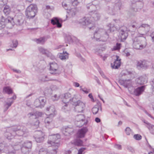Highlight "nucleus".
Segmentation results:
<instances>
[{"instance_id":"nucleus-60","label":"nucleus","mask_w":154,"mask_h":154,"mask_svg":"<svg viewBox=\"0 0 154 154\" xmlns=\"http://www.w3.org/2000/svg\"><path fill=\"white\" fill-rule=\"evenodd\" d=\"M151 85L152 86L151 88L152 89L153 93L154 94V82L153 81H152L151 82Z\"/></svg>"},{"instance_id":"nucleus-61","label":"nucleus","mask_w":154,"mask_h":154,"mask_svg":"<svg viewBox=\"0 0 154 154\" xmlns=\"http://www.w3.org/2000/svg\"><path fill=\"white\" fill-rule=\"evenodd\" d=\"M67 38L68 41L69 42H73L72 38L71 36L70 35H68L67 36Z\"/></svg>"},{"instance_id":"nucleus-45","label":"nucleus","mask_w":154,"mask_h":154,"mask_svg":"<svg viewBox=\"0 0 154 154\" xmlns=\"http://www.w3.org/2000/svg\"><path fill=\"white\" fill-rule=\"evenodd\" d=\"M87 8L88 9H90L91 10H92L91 12V14L93 13V11L96 9V7L95 5H91L89 6L87 5Z\"/></svg>"},{"instance_id":"nucleus-39","label":"nucleus","mask_w":154,"mask_h":154,"mask_svg":"<svg viewBox=\"0 0 154 154\" xmlns=\"http://www.w3.org/2000/svg\"><path fill=\"white\" fill-rule=\"evenodd\" d=\"M34 106L36 107H40V108H42L43 107H42L41 105V102L39 101L37 99H36L34 103Z\"/></svg>"},{"instance_id":"nucleus-55","label":"nucleus","mask_w":154,"mask_h":154,"mask_svg":"<svg viewBox=\"0 0 154 154\" xmlns=\"http://www.w3.org/2000/svg\"><path fill=\"white\" fill-rule=\"evenodd\" d=\"M13 101L12 100L11 101H10L9 102H7L6 103V105H7L8 106L7 107V109H8L9 107H10L12 103H13Z\"/></svg>"},{"instance_id":"nucleus-51","label":"nucleus","mask_w":154,"mask_h":154,"mask_svg":"<svg viewBox=\"0 0 154 154\" xmlns=\"http://www.w3.org/2000/svg\"><path fill=\"white\" fill-rule=\"evenodd\" d=\"M134 138L137 140H139L141 139V136L138 134H135L134 136Z\"/></svg>"},{"instance_id":"nucleus-53","label":"nucleus","mask_w":154,"mask_h":154,"mask_svg":"<svg viewBox=\"0 0 154 154\" xmlns=\"http://www.w3.org/2000/svg\"><path fill=\"white\" fill-rule=\"evenodd\" d=\"M39 154H47V151L44 149H40L39 151Z\"/></svg>"},{"instance_id":"nucleus-22","label":"nucleus","mask_w":154,"mask_h":154,"mask_svg":"<svg viewBox=\"0 0 154 154\" xmlns=\"http://www.w3.org/2000/svg\"><path fill=\"white\" fill-rule=\"evenodd\" d=\"M145 89V86H143L134 89L133 94L136 96H139L141 94Z\"/></svg>"},{"instance_id":"nucleus-58","label":"nucleus","mask_w":154,"mask_h":154,"mask_svg":"<svg viewBox=\"0 0 154 154\" xmlns=\"http://www.w3.org/2000/svg\"><path fill=\"white\" fill-rule=\"evenodd\" d=\"M80 87L81 88V90L82 91L86 94H88V93L89 92L87 91V89L86 88H82L81 86Z\"/></svg>"},{"instance_id":"nucleus-57","label":"nucleus","mask_w":154,"mask_h":154,"mask_svg":"<svg viewBox=\"0 0 154 154\" xmlns=\"http://www.w3.org/2000/svg\"><path fill=\"white\" fill-rule=\"evenodd\" d=\"M114 146L115 148L121 150L122 149V146L120 145L116 144L114 145Z\"/></svg>"},{"instance_id":"nucleus-47","label":"nucleus","mask_w":154,"mask_h":154,"mask_svg":"<svg viewBox=\"0 0 154 154\" xmlns=\"http://www.w3.org/2000/svg\"><path fill=\"white\" fill-rule=\"evenodd\" d=\"M60 97V95L55 94L52 97V99L54 101H57L58 100Z\"/></svg>"},{"instance_id":"nucleus-35","label":"nucleus","mask_w":154,"mask_h":154,"mask_svg":"<svg viewBox=\"0 0 154 154\" xmlns=\"http://www.w3.org/2000/svg\"><path fill=\"white\" fill-rule=\"evenodd\" d=\"M68 54L66 52H63V53L61 54L59 57L62 60H65L68 58Z\"/></svg>"},{"instance_id":"nucleus-2","label":"nucleus","mask_w":154,"mask_h":154,"mask_svg":"<svg viewBox=\"0 0 154 154\" xmlns=\"http://www.w3.org/2000/svg\"><path fill=\"white\" fill-rule=\"evenodd\" d=\"M7 131L5 135L8 139H12L16 135L19 136H23L27 132L26 128L23 126H18L10 128L7 130Z\"/></svg>"},{"instance_id":"nucleus-29","label":"nucleus","mask_w":154,"mask_h":154,"mask_svg":"<svg viewBox=\"0 0 154 154\" xmlns=\"http://www.w3.org/2000/svg\"><path fill=\"white\" fill-rule=\"evenodd\" d=\"M51 23L54 25H56L58 28H60L62 26V24L60 23L59 20L57 18H54L51 20Z\"/></svg>"},{"instance_id":"nucleus-40","label":"nucleus","mask_w":154,"mask_h":154,"mask_svg":"<svg viewBox=\"0 0 154 154\" xmlns=\"http://www.w3.org/2000/svg\"><path fill=\"white\" fill-rule=\"evenodd\" d=\"M46 41L45 38L44 37L39 38L36 40L37 43H44Z\"/></svg>"},{"instance_id":"nucleus-31","label":"nucleus","mask_w":154,"mask_h":154,"mask_svg":"<svg viewBox=\"0 0 154 154\" xmlns=\"http://www.w3.org/2000/svg\"><path fill=\"white\" fill-rule=\"evenodd\" d=\"M3 92L10 94L13 93V90L10 87L5 86L3 88Z\"/></svg>"},{"instance_id":"nucleus-34","label":"nucleus","mask_w":154,"mask_h":154,"mask_svg":"<svg viewBox=\"0 0 154 154\" xmlns=\"http://www.w3.org/2000/svg\"><path fill=\"white\" fill-rule=\"evenodd\" d=\"M39 101L41 102L42 107H43L45 104V102L46 101V98L44 97H40L38 99Z\"/></svg>"},{"instance_id":"nucleus-1","label":"nucleus","mask_w":154,"mask_h":154,"mask_svg":"<svg viewBox=\"0 0 154 154\" xmlns=\"http://www.w3.org/2000/svg\"><path fill=\"white\" fill-rule=\"evenodd\" d=\"M115 23L114 24L110 23L107 26L109 28V30H108L110 32L113 31L116 29L119 30V35L121 37L122 41H124L126 39L128 35V32L129 31L126 27L125 26H120L119 25L121 23L119 20L114 19Z\"/></svg>"},{"instance_id":"nucleus-21","label":"nucleus","mask_w":154,"mask_h":154,"mask_svg":"<svg viewBox=\"0 0 154 154\" xmlns=\"http://www.w3.org/2000/svg\"><path fill=\"white\" fill-rule=\"evenodd\" d=\"M88 131V129L87 128H83L79 130L77 133V136L79 138L84 137Z\"/></svg>"},{"instance_id":"nucleus-27","label":"nucleus","mask_w":154,"mask_h":154,"mask_svg":"<svg viewBox=\"0 0 154 154\" xmlns=\"http://www.w3.org/2000/svg\"><path fill=\"white\" fill-rule=\"evenodd\" d=\"M42 115L41 112H36L35 113H29L28 114V116L29 118L36 119L37 117L41 116Z\"/></svg>"},{"instance_id":"nucleus-42","label":"nucleus","mask_w":154,"mask_h":154,"mask_svg":"<svg viewBox=\"0 0 154 154\" xmlns=\"http://www.w3.org/2000/svg\"><path fill=\"white\" fill-rule=\"evenodd\" d=\"M74 143L75 145L78 146H80L82 145L83 142L80 139H78L75 141Z\"/></svg>"},{"instance_id":"nucleus-28","label":"nucleus","mask_w":154,"mask_h":154,"mask_svg":"<svg viewBox=\"0 0 154 154\" xmlns=\"http://www.w3.org/2000/svg\"><path fill=\"white\" fill-rule=\"evenodd\" d=\"M71 95L69 93H65L64 94L62 101L63 103H68L69 101L71 100Z\"/></svg>"},{"instance_id":"nucleus-6","label":"nucleus","mask_w":154,"mask_h":154,"mask_svg":"<svg viewBox=\"0 0 154 154\" xmlns=\"http://www.w3.org/2000/svg\"><path fill=\"white\" fill-rule=\"evenodd\" d=\"M37 7L35 5L31 4L26 10L25 14L26 17L30 19L34 17L37 12Z\"/></svg>"},{"instance_id":"nucleus-32","label":"nucleus","mask_w":154,"mask_h":154,"mask_svg":"<svg viewBox=\"0 0 154 154\" xmlns=\"http://www.w3.org/2000/svg\"><path fill=\"white\" fill-rule=\"evenodd\" d=\"M86 122L85 120L77 121L75 120V123L76 125L78 127H81L83 125L85 124Z\"/></svg>"},{"instance_id":"nucleus-9","label":"nucleus","mask_w":154,"mask_h":154,"mask_svg":"<svg viewBox=\"0 0 154 154\" xmlns=\"http://www.w3.org/2000/svg\"><path fill=\"white\" fill-rule=\"evenodd\" d=\"M79 3V0H65L62 2V5L65 9L69 10L70 5L76 6Z\"/></svg>"},{"instance_id":"nucleus-8","label":"nucleus","mask_w":154,"mask_h":154,"mask_svg":"<svg viewBox=\"0 0 154 154\" xmlns=\"http://www.w3.org/2000/svg\"><path fill=\"white\" fill-rule=\"evenodd\" d=\"M72 101L74 103V105H75V111L78 112H82L85 109V104L80 100H77L75 96L72 99Z\"/></svg>"},{"instance_id":"nucleus-20","label":"nucleus","mask_w":154,"mask_h":154,"mask_svg":"<svg viewBox=\"0 0 154 154\" xmlns=\"http://www.w3.org/2000/svg\"><path fill=\"white\" fill-rule=\"evenodd\" d=\"M120 59H119V57L116 56V59L113 63H111L112 67L113 69H117L120 67L121 65Z\"/></svg>"},{"instance_id":"nucleus-26","label":"nucleus","mask_w":154,"mask_h":154,"mask_svg":"<svg viewBox=\"0 0 154 154\" xmlns=\"http://www.w3.org/2000/svg\"><path fill=\"white\" fill-rule=\"evenodd\" d=\"M73 129L72 128L67 127L63 130V132L65 135L68 136L73 133Z\"/></svg>"},{"instance_id":"nucleus-5","label":"nucleus","mask_w":154,"mask_h":154,"mask_svg":"<svg viewBox=\"0 0 154 154\" xmlns=\"http://www.w3.org/2000/svg\"><path fill=\"white\" fill-rule=\"evenodd\" d=\"M94 37L97 41L105 42L107 40L109 36L104 30L100 29L95 32Z\"/></svg>"},{"instance_id":"nucleus-52","label":"nucleus","mask_w":154,"mask_h":154,"mask_svg":"<svg viewBox=\"0 0 154 154\" xmlns=\"http://www.w3.org/2000/svg\"><path fill=\"white\" fill-rule=\"evenodd\" d=\"M125 131L127 135H129L131 132V130L129 127H127L125 130Z\"/></svg>"},{"instance_id":"nucleus-63","label":"nucleus","mask_w":154,"mask_h":154,"mask_svg":"<svg viewBox=\"0 0 154 154\" xmlns=\"http://www.w3.org/2000/svg\"><path fill=\"white\" fill-rule=\"evenodd\" d=\"M39 124V121H38V120L36 119L35 122V124H34V125L36 127L38 126Z\"/></svg>"},{"instance_id":"nucleus-23","label":"nucleus","mask_w":154,"mask_h":154,"mask_svg":"<svg viewBox=\"0 0 154 154\" xmlns=\"http://www.w3.org/2000/svg\"><path fill=\"white\" fill-rule=\"evenodd\" d=\"M106 11L109 14L112 15L115 14L117 12V11L116 10L115 8H114V7H113V6L112 4L110 6L107 7Z\"/></svg>"},{"instance_id":"nucleus-49","label":"nucleus","mask_w":154,"mask_h":154,"mask_svg":"<svg viewBox=\"0 0 154 154\" xmlns=\"http://www.w3.org/2000/svg\"><path fill=\"white\" fill-rule=\"evenodd\" d=\"M121 44L117 43L116 44V45L114 46L113 50H117L120 49V48Z\"/></svg>"},{"instance_id":"nucleus-38","label":"nucleus","mask_w":154,"mask_h":154,"mask_svg":"<svg viewBox=\"0 0 154 154\" xmlns=\"http://www.w3.org/2000/svg\"><path fill=\"white\" fill-rule=\"evenodd\" d=\"M146 127L150 131V132L154 135V126L149 123H147Z\"/></svg>"},{"instance_id":"nucleus-17","label":"nucleus","mask_w":154,"mask_h":154,"mask_svg":"<svg viewBox=\"0 0 154 154\" xmlns=\"http://www.w3.org/2000/svg\"><path fill=\"white\" fill-rule=\"evenodd\" d=\"M14 21L15 24L18 26H20L23 23L24 20L23 16L20 14L15 15L14 17Z\"/></svg>"},{"instance_id":"nucleus-41","label":"nucleus","mask_w":154,"mask_h":154,"mask_svg":"<svg viewBox=\"0 0 154 154\" xmlns=\"http://www.w3.org/2000/svg\"><path fill=\"white\" fill-rule=\"evenodd\" d=\"M51 117H48L45 120V123L46 124H49L52 123V119Z\"/></svg>"},{"instance_id":"nucleus-54","label":"nucleus","mask_w":154,"mask_h":154,"mask_svg":"<svg viewBox=\"0 0 154 154\" xmlns=\"http://www.w3.org/2000/svg\"><path fill=\"white\" fill-rule=\"evenodd\" d=\"M7 0H0V5H4L7 3Z\"/></svg>"},{"instance_id":"nucleus-59","label":"nucleus","mask_w":154,"mask_h":154,"mask_svg":"<svg viewBox=\"0 0 154 154\" xmlns=\"http://www.w3.org/2000/svg\"><path fill=\"white\" fill-rule=\"evenodd\" d=\"M41 80L42 81H46L49 80V79L48 78L47 76H43Z\"/></svg>"},{"instance_id":"nucleus-64","label":"nucleus","mask_w":154,"mask_h":154,"mask_svg":"<svg viewBox=\"0 0 154 154\" xmlns=\"http://www.w3.org/2000/svg\"><path fill=\"white\" fill-rule=\"evenodd\" d=\"M150 36L152 38L153 41L154 42V31L151 34Z\"/></svg>"},{"instance_id":"nucleus-48","label":"nucleus","mask_w":154,"mask_h":154,"mask_svg":"<svg viewBox=\"0 0 154 154\" xmlns=\"http://www.w3.org/2000/svg\"><path fill=\"white\" fill-rule=\"evenodd\" d=\"M18 45V42L16 40H13L12 44L11 45V47L13 48H16Z\"/></svg>"},{"instance_id":"nucleus-11","label":"nucleus","mask_w":154,"mask_h":154,"mask_svg":"<svg viewBox=\"0 0 154 154\" xmlns=\"http://www.w3.org/2000/svg\"><path fill=\"white\" fill-rule=\"evenodd\" d=\"M143 4L140 2H136L135 1H131V9L133 11H137L138 10L141 9Z\"/></svg>"},{"instance_id":"nucleus-18","label":"nucleus","mask_w":154,"mask_h":154,"mask_svg":"<svg viewBox=\"0 0 154 154\" xmlns=\"http://www.w3.org/2000/svg\"><path fill=\"white\" fill-rule=\"evenodd\" d=\"M135 82L140 85L145 84L147 82V78L145 75L140 76L136 79Z\"/></svg>"},{"instance_id":"nucleus-50","label":"nucleus","mask_w":154,"mask_h":154,"mask_svg":"<svg viewBox=\"0 0 154 154\" xmlns=\"http://www.w3.org/2000/svg\"><path fill=\"white\" fill-rule=\"evenodd\" d=\"M99 72H100V74L101 75V76H102V77L103 78L105 79L108 81L109 82H110V80H109V79L106 76V75L104 74L103 72H102L101 71H99Z\"/></svg>"},{"instance_id":"nucleus-13","label":"nucleus","mask_w":154,"mask_h":154,"mask_svg":"<svg viewBox=\"0 0 154 154\" xmlns=\"http://www.w3.org/2000/svg\"><path fill=\"white\" fill-rule=\"evenodd\" d=\"M44 133L40 131H35L33 136L36 141L37 143L42 142L44 140Z\"/></svg>"},{"instance_id":"nucleus-43","label":"nucleus","mask_w":154,"mask_h":154,"mask_svg":"<svg viewBox=\"0 0 154 154\" xmlns=\"http://www.w3.org/2000/svg\"><path fill=\"white\" fill-rule=\"evenodd\" d=\"M99 110V107L98 106H95L93 107L92 109V112L94 114L97 113Z\"/></svg>"},{"instance_id":"nucleus-19","label":"nucleus","mask_w":154,"mask_h":154,"mask_svg":"<svg viewBox=\"0 0 154 154\" xmlns=\"http://www.w3.org/2000/svg\"><path fill=\"white\" fill-rule=\"evenodd\" d=\"M149 62L145 60L140 61L138 62L137 66L143 69L147 68L149 65Z\"/></svg>"},{"instance_id":"nucleus-3","label":"nucleus","mask_w":154,"mask_h":154,"mask_svg":"<svg viewBox=\"0 0 154 154\" xmlns=\"http://www.w3.org/2000/svg\"><path fill=\"white\" fill-rule=\"evenodd\" d=\"M91 16L90 17H85L80 19L79 23L83 25H93V21H97L99 20L100 17V14L97 12L94 11L93 13H91Z\"/></svg>"},{"instance_id":"nucleus-62","label":"nucleus","mask_w":154,"mask_h":154,"mask_svg":"<svg viewBox=\"0 0 154 154\" xmlns=\"http://www.w3.org/2000/svg\"><path fill=\"white\" fill-rule=\"evenodd\" d=\"M65 103V105L64 106H63L62 107V110L65 112H66V108L67 107V103Z\"/></svg>"},{"instance_id":"nucleus-14","label":"nucleus","mask_w":154,"mask_h":154,"mask_svg":"<svg viewBox=\"0 0 154 154\" xmlns=\"http://www.w3.org/2000/svg\"><path fill=\"white\" fill-rule=\"evenodd\" d=\"M1 20L0 21V29L4 28L6 24L10 25L11 23V18L8 17L7 18H5L2 16Z\"/></svg>"},{"instance_id":"nucleus-10","label":"nucleus","mask_w":154,"mask_h":154,"mask_svg":"<svg viewBox=\"0 0 154 154\" xmlns=\"http://www.w3.org/2000/svg\"><path fill=\"white\" fill-rule=\"evenodd\" d=\"M50 71L52 74H59L61 72V70L57 64L54 62L50 63Z\"/></svg>"},{"instance_id":"nucleus-56","label":"nucleus","mask_w":154,"mask_h":154,"mask_svg":"<svg viewBox=\"0 0 154 154\" xmlns=\"http://www.w3.org/2000/svg\"><path fill=\"white\" fill-rule=\"evenodd\" d=\"M86 149L85 148H80L78 151V154H82V152Z\"/></svg>"},{"instance_id":"nucleus-7","label":"nucleus","mask_w":154,"mask_h":154,"mask_svg":"<svg viewBox=\"0 0 154 154\" xmlns=\"http://www.w3.org/2000/svg\"><path fill=\"white\" fill-rule=\"evenodd\" d=\"M60 138V136L59 134L50 135L49 136V140L48 142V143L52 146H54L55 148H57L59 145Z\"/></svg>"},{"instance_id":"nucleus-4","label":"nucleus","mask_w":154,"mask_h":154,"mask_svg":"<svg viewBox=\"0 0 154 154\" xmlns=\"http://www.w3.org/2000/svg\"><path fill=\"white\" fill-rule=\"evenodd\" d=\"M133 46L136 49L141 50L145 48L147 45L146 38L138 35L132 39Z\"/></svg>"},{"instance_id":"nucleus-25","label":"nucleus","mask_w":154,"mask_h":154,"mask_svg":"<svg viewBox=\"0 0 154 154\" xmlns=\"http://www.w3.org/2000/svg\"><path fill=\"white\" fill-rule=\"evenodd\" d=\"M38 49L40 53L48 57H50L51 55V52L48 50L42 47H39L38 48Z\"/></svg>"},{"instance_id":"nucleus-16","label":"nucleus","mask_w":154,"mask_h":154,"mask_svg":"<svg viewBox=\"0 0 154 154\" xmlns=\"http://www.w3.org/2000/svg\"><path fill=\"white\" fill-rule=\"evenodd\" d=\"M46 110L47 113L50 117H53L56 114V112L54 105H52L48 107Z\"/></svg>"},{"instance_id":"nucleus-33","label":"nucleus","mask_w":154,"mask_h":154,"mask_svg":"<svg viewBox=\"0 0 154 154\" xmlns=\"http://www.w3.org/2000/svg\"><path fill=\"white\" fill-rule=\"evenodd\" d=\"M3 11L5 15L8 16L10 12V8L8 6H5L4 8Z\"/></svg>"},{"instance_id":"nucleus-24","label":"nucleus","mask_w":154,"mask_h":154,"mask_svg":"<svg viewBox=\"0 0 154 154\" xmlns=\"http://www.w3.org/2000/svg\"><path fill=\"white\" fill-rule=\"evenodd\" d=\"M112 5L113 6L116 10L118 11L121 10L122 6V3L120 0H117L115 1L114 3H112Z\"/></svg>"},{"instance_id":"nucleus-12","label":"nucleus","mask_w":154,"mask_h":154,"mask_svg":"<svg viewBox=\"0 0 154 154\" xmlns=\"http://www.w3.org/2000/svg\"><path fill=\"white\" fill-rule=\"evenodd\" d=\"M150 28V26L149 25L143 24L139 27L138 31L140 35H143L149 31Z\"/></svg>"},{"instance_id":"nucleus-44","label":"nucleus","mask_w":154,"mask_h":154,"mask_svg":"<svg viewBox=\"0 0 154 154\" xmlns=\"http://www.w3.org/2000/svg\"><path fill=\"white\" fill-rule=\"evenodd\" d=\"M21 150L22 152L24 154H26L29 152V149L22 146L21 148Z\"/></svg>"},{"instance_id":"nucleus-15","label":"nucleus","mask_w":154,"mask_h":154,"mask_svg":"<svg viewBox=\"0 0 154 154\" xmlns=\"http://www.w3.org/2000/svg\"><path fill=\"white\" fill-rule=\"evenodd\" d=\"M131 74L132 73L131 72L126 70H123L121 72L120 77H121L122 81L124 82L130 78Z\"/></svg>"},{"instance_id":"nucleus-30","label":"nucleus","mask_w":154,"mask_h":154,"mask_svg":"<svg viewBox=\"0 0 154 154\" xmlns=\"http://www.w3.org/2000/svg\"><path fill=\"white\" fill-rule=\"evenodd\" d=\"M124 85L125 87L128 88L129 91H130V88L131 86V82L130 79H128L123 82Z\"/></svg>"},{"instance_id":"nucleus-37","label":"nucleus","mask_w":154,"mask_h":154,"mask_svg":"<svg viewBox=\"0 0 154 154\" xmlns=\"http://www.w3.org/2000/svg\"><path fill=\"white\" fill-rule=\"evenodd\" d=\"M22 146L29 149L31 148L32 143L31 141H27L25 142Z\"/></svg>"},{"instance_id":"nucleus-46","label":"nucleus","mask_w":154,"mask_h":154,"mask_svg":"<svg viewBox=\"0 0 154 154\" xmlns=\"http://www.w3.org/2000/svg\"><path fill=\"white\" fill-rule=\"evenodd\" d=\"M69 14L71 15L72 16H73L75 15L76 14V10L74 8H72L69 10Z\"/></svg>"},{"instance_id":"nucleus-36","label":"nucleus","mask_w":154,"mask_h":154,"mask_svg":"<svg viewBox=\"0 0 154 154\" xmlns=\"http://www.w3.org/2000/svg\"><path fill=\"white\" fill-rule=\"evenodd\" d=\"M75 120H77V121L85 120V117L84 115H78L76 116Z\"/></svg>"}]
</instances>
